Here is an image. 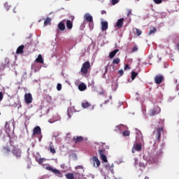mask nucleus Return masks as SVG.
<instances>
[{"label":"nucleus","mask_w":179,"mask_h":179,"mask_svg":"<svg viewBox=\"0 0 179 179\" xmlns=\"http://www.w3.org/2000/svg\"><path fill=\"white\" fill-rule=\"evenodd\" d=\"M136 34L137 36H141V34H142V31H141V29H136Z\"/></svg>","instance_id":"37"},{"label":"nucleus","mask_w":179,"mask_h":179,"mask_svg":"<svg viewBox=\"0 0 179 179\" xmlns=\"http://www.w3.org/2000/svg\"><path fill=\"white\" fill-rule=\"evenodd\" d=\"M142 150V143H134L131 152L132 153H135V152H141Z\"/></svg>","instance_id":"6"},{"label":"nucleus","mask_w":179,"mask_h":179,"mask_svg":"<svg viewBox=\"0 0 179 179\" xmlns=\"http://www.w3.org/2000/svg\"><path fill=\"white\" fill-rule=\"evenodd\" d=\"M109 102H110V100H106L105 101L104 104H107V103H109Z\"/></svg>","instance_id":"50"},{"label":"nucleus","mask_w":179,"mask_h":179,"mask_svg":"<svg viewBox=\"0 0 179 179\" xmlns=\"http://www.w3.org/2000/svg\"><path fill=\"white\" fill-rule=\"evenodd\" d=\"M74 179H86V178H85L83 173L76 172L74 173Z\"/></svg>","instance_id":"16"},{"label":"nucleus","mask_w":179,"mask_h":179,"mask_svg":"<svg viewBox=\"0 0 179 179\" xmlns=\"http://www.w3.org/2000/svg\"><path fill=\"white\" fill-rule=\"evenodd\" d=\"M0 115H1V113H0Z\"/></svg>","instance_id":"60"},{"label":"nucleus","mask_w":179,"mask_h":179,"mask_svg":"<svg viewBox=\"0 0 179 179\" xmlns=\"http://www.w3.org/2000/svg\"><path fill=\"white\" fill-rule=\"evenodd\" d=\"M120 2V0H112L111 3L112 5H117Z\"/></svg>","instance_id":"39"},{"label":"nucleus","mask_w":179,"mask_h":179,"mask_svg":"<svg viewBox=\"0 0 179 179\" xmlns=\"http://www.w3.org/2000/svg\"><path fill=\"white\" fill-rule=\"evenodd\" d=\"M101 30L106 31L108 29V22L107 21H102L101 22Z\"/></svg>","instance_id":"14"},{"label":"nucleus","mask_w":179,"mask_h":179,"mask_svg":"<svg viewBox=\"0 0 179 179\" xmlns=\"http://www.w3.org/2000/svg\"><path fill=\"white\" fill-rule=\"evenodd\" d=\"M24 101L27 104H30L33 102V96H31V94L28 93L24 94Z\"/></svg>","instance_id":"9"},{"label":"nucleus","mask_w":179,"mask_h":179,"mask_svg":"<svg viewBox=\"0 0 179 179\" xmlns=\"http://www.w3.org/2000/svg\"><path fill=\"white\" fill-rule=\"evenodd\" d=\"M131 14H132V10L128 9L127 10V16H129Z\"/></svg>","instance_id":"41"},{"label":"nucleus","mask_w":179,"mask_h":179,"mask_svg":"<svg viewBox=\"0 0 179 179\" xmlns=\"http://www.w3.org/2000/svg\"><path fill=\"white\" fill-rule=\"evenodd\" d=\"M162 111V109L159 106H155L153 109L150 110V117H153V115H157Z\"/></svg>","instance_id":"8"},{"label":"nucleus","mask_w":179,"mask_h":179,"mask_svg":"<svg viewBox=\"0 0 179 179\" xmlns=\"http://www.w3.org/2000/svg\"><path fill=\"white\" fill-rule=\"evenodd\" d=\"M66 1H69V0H66Z\"/></svg>","instance_id":"59"},{"label":"nucleus","mask_w":179,"mask_h":179,"mask_svg":"<svg viewBox=\"0 0 179 179\" xmlns=\"http://www.w3.org/2000/svg\"><path fill=\"white\" fill-rule=\"evenodd\" d=\"M122 24H124V18H120L117 21L116 26L118 29H121Z\"/></svg>","instance_id":"19"},{"label":"nucleus","mask_w":179,"mask_h":179,"mask_svg":"<svg viewBox=\"0 0 179 179\" xmlns=\"http://www.w3.org/2000/svg\"><path fill=\"white\" fill-rule=\"evenodd\" d=\"M3 99V94H2V92H0V101H2Z\"/></svg>","instance_id":"45"},{"label":"nucleus","mask_w":179,"mask_h":179,"mask_svg":"<svg viewBox=\"0 0 179 179\" xmlns=\"http://www.w3.org/2000/svg\"><path fill=\"white\" fill-rule=\"evenodd\" d=\"M36 62L38 64H44V59L41 55H38V57L36 59Z\"/></svg>","instance_id":"22"},{"label":"nucleus","mask_w":179,"mask_h":179,"mask_svg":"<svg viewBox=\"0 0 179 179\" xmlns=\"http://www.w3.org/2000/svg\"><path fill=\"white\" fill-rule=\"evenodd\" d=\"M156 31H157V29H156V27H154L152 29H150L149 33H148V36H152V34H155V33H156Z\"/></svg>","instance_id":"29"},{"label":"nucleus","mask_w":179,"mask_h":179,"mask_svg":"<svg viewBox=\"0 0 179 179\" xmlns=\"http://www.w3.org/2000/svg\"><path fill=\"white\" fill-rule=\"evenodd\" d=\"M45 170H48V171H52V173H53V174H55V176H57V177H62V173H61V171L57 169H53L52 167L50 166H47L45 167Z\"/></svg>","instance_id":"2"},{"label":"nucleus","mask_w":179,"mask_h":179,"mask_svg":"<svg viewBox=\"0 0 179 179\" xmlns=\"http://www.w3.org/2000/svg\"><path fill=\"white\" fill-rule=\"evenodd\" d=\"M162 132H163V127H157L155 131H154V135L157 141H160V137L162 136Z\"/></svg>","instance_id":"5"},{"label":"nucleus","mask_w":179,"mask_h":179,"mask_svg":"<svg viewBox=\"0 0 179 179\" xmlns=\"http://www.w3.org/2000/svg\"><path fill=\"white\" fill-rule=\"evenodd\" d=\"M119 75H120V76H122V75H124V70L121 69L118 71Z\"/></svg>","instance_id":"42"},{"label":"nucleus","mask_w":179,"mask_h":179,"mask_svg":"<svg viewBox=\"0 0 179 179\" xmlns=\"http://www.w3.org/2000/svg\"><path fill=\"white\" fill-rule=\"evenodd\" d=\"M51 24V18L47 17L44 21V26H50Z\"/></svg>","instance_id":"27"},{"label":"nucleus","mask_w":179,"mask_h":179,"mask_svg":"<svg viewBox=\"0 0 179 179\" xmlns=\"http://www.w3.org/2000/svg\"><path fill=\"white\" fill-rule=\"evenodd\" d=\"M123 136H129L131 135V132L129 131H124L122 132Z\"/></svg>","instance_id":"33"},{"label":"nucleus","mask_w":179,"mask_h":179,"mask_svg":"<svg viewBox=\"0 0 179 179\" xmlns=\"http://www.w3.org/2000/svg\"><path fill=\"white\" fill-rule=\"evenodd\" d=\"M24 50V45H22L17 48L16 54H23Z\"/></svg>","instance_id":"21"},{"label":"nucleus","mask_w":179,"mask_h":179,"mask_svg":"<svg viewBox=\"0 0 179 179\" xmlns=\"http://www.w3.org/2000/svg\"><path fill=\"white\" fill-rule=\"evenodd\" d=\"M12 154L16 159H20L22 157V150L17 148H14L12 150Z\"/></svg>","instance_id":"7"},{"label":"nucleus","mask_w":179,"mask_h":179,"mask_svg":"<svg viewBox=\"0 0 179 179\" xmlns=\"http://www.w3.org/2000/svg\"><path fill=\"white\" fill-rule=\"evenodd\" d=\"M145 179H150L149 177L146 176Z\"/></svg>","instance_id":"52"},{"label":"nucleus","mask_w":179,"mask_h":179,"mask_svg":"<svg viewBox=\"0 0 179 179\" xmlns=\"http://www.w3.org/2000/svg\"><path fill=\"white\" fill-rule=\"evenodd\" d=\"M113 167H114V164H112V165H111V169H113Z\"/></svg>","instance_id":"55"},{"label":"nucleus","mask_w":179,"mask_h":179,"mask_svg":"<svg viewBox=\"0 0 179 179\" xmlns=\"http://www.w3.org/2000/svg\"><path fill=\"white\" fill-rule=\"evenodd\" d=\"M107 72H108V66H105L104 75H106L107 73Z\"/></svg>","instance_id":"44"},{"label":"nucleus","mask_w":179,"mask_h":179,"mask_svg":"<svg viewBox=\"0 0 179 179\" xmlns=\"http://www.w3.org/2000/svg\"><path fill=\"white\" fill-rule=\"evenodd\" d=\"M90 106H91L90 103L87 101L82 103V108H89V107H90Z\"/></svg>","instance_id":"28"},{"label":"nucleus","mask_w":179,"mask_h":179,"mask_svg":"<svg viewBox=\"0 0 179 179\" xmlns=\"http://www.w3.org/2000/svg\"><path fill=\"white\" fill-rule=\"evenodd\" d=\"M61 169H65L66 168V166H65V164H62L60 165Z\"/></svg>","instance_id":"47"},{"label":"nucleus","mask_w":179,"mask_h":179,"mask_svg":"<svg viewBox=\"0 0 179 179\" xmlns=\"http://www.w3.org/2000/svg\"><path fill=\"white\" fill-rule=\"evenodd\" d=\"M57 27H58L59 30L64 31V30H65V20L60 22L58 24Z\"/></svg>","instance_id":"18"},{"label":"nucleus","mask_w":179,"mask_h":179,"mask_svg":"<svg viewBox=\"0 0 179 179\" xmlns=\"http://www.w3.org/2000/svg\"><path fill=\"white\" fill-rule=\"evenodd\" d=\"M15 8L13 9V12H14V13H16V11H15Z\"/></svg>","instance_id":"56"},{"label":"nucleus","mask_w":179,"mask_h":179,"mask_svg":"<svg viewBox=\"0 0 179 179\" xmlns=\"http://www.w3.org/2000/svg\"><path fill=\"white\" fill-rule=\"evenodd\" d=\"M73 141L75 143H80V142H83L84 138L83 136H74Z\"/></svg>","instance_id":"15"},{"label":"nucleus","mask_w":179,"mask_h":179,"mask_svg":"<svg viewBox=\"0 0 179 179\" xmlns=\"http://www.w3.org/2000/svg\"><path fill=\"white\" fill-rule=\"evenodd\" d=\"M65 177L67 179H75V173H66L65 175Z\"/></svg>","instance_id":"26"},{"label":"nucleus","mask_w":179,"mask_h":179,"mask_svg":"<svg viewBox=\"0 0 179 179\" xmlns=\"http://www.w3.org/2000/svg\"><path fill=\"white\" fill-rule=\"evenodd\" d=\"M101 94H103V92H100Z\"/></svg>","instance_id":"58"},{"label":"nucleus","mask_w":179,"mask_h":179,"mask_svg":"<svg viewBox=\"0 0 179 179\" xmlns=\"http://www.w3.org/2000/svg\"><path fill=\"white\" fill-rule=\"evenodd\" d=\"M89 27L91 29V30H93V28L94 27V23L92 22H89Z\"/></svg>","instance_id":"35"},{"label":"nucleus","mask_w":179,"mask_h":179,"mask_svg":"<svg viewBox=\"0 0 179 179\" xmlns=\"http://www.w3.org/2000/svg\"><path fill=\"white\" fill-rule=\"evenodd\" d=\"M49 150H50V152L51 153H52V155H55V153H57V151L55 150V148H54V145H52V143H50Z\"/></svg>","instance_id":"25"},{"label":"nucleus","mask_w":179,"mask_h":179,"mask_svg":"<svg viewBox=\"0 0 179 179\" xmlns=\"http://www.w3.org/2000/svg\"><path fill=\"white\" fill-rule=\"evenodd\" d=\"M76 169H81V170H83V166H76Z\"/></svg>","instance_id":"48"},{"label":"nucleus","mask_w":179,"mask_h":179,"mask_svg":"<svg viewBox=\"0 0 179 179\" xmlns=\"http://www.w3.org/2000/svg\"><path fill=\"white\" fill-rule=\"evenodd\" d=\"M109 99H113V96H109Z\"/></svg>","instance_id":"53"},{"label":"nucleus","mask_w":179,"mask_h":179,"mask_svg":"<svg viewBox=\"0 0 179 179\" xmlns=\"http://www.w3.org/2000/svg\"><path fill=\"white\" fill-rule=\"evenodd\" d=\"M155 82L157 85H160V83H162V82H163V76L157 75L155 77Z\"/></svg>","instance_id":"13"},{"label":"nucleus","mask_w":179,"mask_h":179,"mask_svg":"<svg viewBox=\"0 0 179 179\" xmlns=\"http://www.w3.org/2000/svg\"><path fill=\"white\" fill-rule=\"evenodd\" d=\"M87 89V86L85 85V83H82L78 85V90L80 92H85Z\"/></svg>","instance_id":"20"},{"label":"nucleus","mask_w":179,"mask_h":179,"mask_svg":"<svg viewBox=\"0 0 179 179\" xmlns=\"http://www.w3.org/2000/svg\"><path fill=\"white\" fill-rule=\"evenodd\" d=\"M153 1L157 5H159V4L162 3V2H163V0H153Z\"/></svg>","instance_id":"40"},{"label":"nucleus","mask_w":179,"mask_h":179,"mask_svg":"<svg viewBox=\"0 0 179 179\" xmlns=\"http://www.w3.org/2000/svg\"><path fill=\"white\" fill-rule=\"evenodd\" d=\"M57 90H58V92H60V90H62V85L61 83L57 84Z\"/></svg>","instance_id":"34"},{"label":"nucleus","mask_w":179,"mask_h":179,"mask_svg":"<svg viewBox=\"0 0 179 179\" xmlns=\"http://www.w3.org/2000/svg\"><path fill=\"white\" fill-rule=\"evenodd\" d=\"M138 75V73L135 72V71H132L131 72V80H134L135 79V78H136V76Z\"/></svg>","instance_id":"32"},{"label":"nucleus","mask_w":179,"mask_h":179,"mask_svg":"<svg viewBox=\"0 0 179 179\" xmlns=\"http://www.w3.org/2000/svg\"><path fill=\"white\" fill-rule=\"evenodd\" d=\"M5 128L6 131H10V127H9V123L8 122H6Z\"/></svg>","instance_id":"36"},{"label":"nucleus","mask_w":179,"mask_h":179,"mask_svg":"<svg viewBox=\"0 0 179 179\" xmlns=\"http://www.w3.org/2000/svg\"><path fill=\"white\" fill-rule=\"evenodd\" d=\"M112 174H114V169H110Z\"/></svg>","instance_id":"51"},{"label":"nucleus","mask_w":179,"mask_h":179,"mask_svg":"<svg viewBox=\"0 0 179 179\" xmlns=\"http://www.w3.org/2000/svg\"><path fill=\"white\" fill-rule=\"evenodd\" d=\"M119 50L118 49H115L114 50H113L110 54H109V58L113 59L114 58V57H115V55L117 54V52H118Z\"/></svg>","instance_id":"24"},{"label":"nucleus","mask_w":179,"mask_h":179,"mask_svg":"<svg viewBox=\"0 0 179 179\" xmlns=\"http://www.w3.org/2000/svg\"><path fill=\"white\" fill-rule=\"evenodd\" d=\"M105 152H106V150H99V156H100L101 160L104 163H107V157L106 156V155H104Z\"/></svg>","instance_id":"11"},{"label":"nucleus","mask_w":179,"mask_h":179,"mask_svg":"<svg viewBox=\"0 0 179 179\" xmlns=\"http://www.w3.org/2000/svg\"><path fill=\"white\" fill-rule=\"evenodd\" d=\"M66 25L67 29H69V30H71L73 27V24L72 23V21L69 20L66 21Z\"/></svg>","instance_id":"23"},{"label":"nucleus","mask_w":179,"mask_h":179,"mask_svg":"<svg viewBox=\"0 0 179 179\" xmlns=\"http://www.w3.org/2000/svg\"><path fill=\"white\" fill-rule=\"evenodd\" d=\"M120 58H118V57H117L113 60V64H115L116 65H118V64H120Z\"/></svg>","instance_id":"31"},{"label":"nucleus","mask_w":179,"mask_h":179,"mask_svg":"<svg viewBox=\"0 0 179 179\" xmlns=\"http://www.w3.org/2000/svg\"><path fill=\"white\" fill-rule=\"evenodd\" d=\"M89 69H90V62H85L81 67L80 72L83 75H86L87 74V72H89Z\"/></svg>","instance_id":"1"},{"label":"nucleus","mask_w":179,"mask_h":179,"mask_svg":"<svg viewBox=\"0 0 179 179\" xmlns=\"http://www.w3.org/2000/svg\"><path fill=\"white\" fill-rule=\"evenodd\" d=\"M101 15H106V13H107V12L106 10H101Z\"/></svg>","instance_id":"49"},{"label":"nucleus","mask_w":179,"mask_h":179,"mask_svg":"<svg viewBox=\"0 0 179 179\" xmlns=\"http://www.w3.org/2000/svg\"><path fill=\"white\" fill-rule=\"evenodd\" d=\"M10 152L11 150L9 146H3L1 148V153H3V155H10Z\"/></svg>","instance_id":"12"},{"label":"nucleus","mask_w":179,"mask_h":179,"mask_svg":"<svg viewBox=\"0 0 179 179\" xmlns=\"http://www.w3.org/2000/svg\"><path fill=\"white\" fill-rule=\"evenodd\" d=\"M127 69H131V67H129V64H126L124 66V71H127Z\"/></svg>","instance_id":"43"},{"label":"nucleus","mask_w":179,"mask_h":179,"mask_svg":"<svg viewBox=\"0 0 179 179\" xmlns=\"http://www.w3.org/2000/svg\"><path fill=\"white\" fill-rule=\"evenodd\" d=\"M36 135H38V141L41 142V138H43V135L41 134V128L39 126H36L33 129V136H36Z\"/></svg>","instance_id":"3"},{"label":"nucleus","mask_w":179,"mask_h":179,"mask_svg":"<svg viewBox=\"0 0 179 179\" xmlns=\"http://www.w3.org/2000/svg\"><path fill=\"white\" fill-rule=\"evenodd\" d=\"M84 19H85V20H87V22H88L89 23L93 22V17L89 13H86L84 15Z\"/></svg>","instance_id":"17"},{"label":"nucleus","mask_w":179,"mask_h":179,"mask_svg":"<svg viewBox=\"0 0 179 179\" xmlns=\"http://www.w3.org/2000/svg\"><path fill=\"white\" fill-rule=\"evenodd\" d=\"M135 162L136 163L138 162V159H135Z\"/></svg>","instance_id":"54"},{"label":"nucleus","mask_w":179,"mask_h":179,"mask_svg":"<svg viewBox=\"0 0 179 179\" xmlns=\"http://www.w3.org/2000/svg\"><path fill=\"white\" fill-rule=\"evenodd\" d=\"M3 69H5V65L1 64V65L0 66V72H1V71H3Z\"/></svg>","instance_id":"46"},{"label":"nucleus","mask_w":179,"mask_h":179,"mask_svg":"<svg viewBox=\"0 0 179 179\" xmlns=\"http://www.w3.org/2000/svg\"><path fill=\"white\" fill-rule=\"evenodd\" d=\"M90 162L93 164V167H96V169L100 167V160L96 156L92 157L90 158Z\"/></svg>","instance_id":"4"},{"label":"nucleus","mask_w":179,"mask_h":179,"mask_svg":"<svg viewBox=\"0 0 179 179\" xmlns=\"http://www.w3.org/2000/svg\"><path fill=\"white\" fill-rule=\"evenodd\" d=\"M44 160H45V158H36V161L37 162V163H38V164H43V163L44 162Z\"/></svg>","instance_id":"30"},{"label":"nucleus","mask_w":179,"mask_h":179,"mask_svg":"<svg viewBox=\"0 0 179 179\" xmlns=\"http://www.w3.org/2000/svg\"><path fill=\"white\" fill-rule=\"evenodd\" d=\"M68 115H69V117L71 118V115H69V113H68Z\"/></svg>","instance_id":"57"},{"label":"nucleus","mask_w":179,"mask_h":179,"mask_svg":"<svg viewBox=\"0 0 179 179\" xmlns=\"http://www.w3.org/2000/svg\"><path fill=\"white\" fill-rule=\"evenodd\" d=\"M136 141H139V142H143V135L142 134V131L141 130L136 129Z\"/></svg>","instance_id":"10"},{"label":"nucleus","mask_w":179,"mask_h":179,"mask_svg":"<svg viewBox=\"0 0 179 179\" xmlns=\"http://www.w3.org/2000/svg\"><path fill=\"white\" fill-rule=\"evenodd\" d=\"M138 48L137 45H135L134 47H133L131 52H136V51H138Z\"/></svg>","instance_id":"38"}]
</instances>
